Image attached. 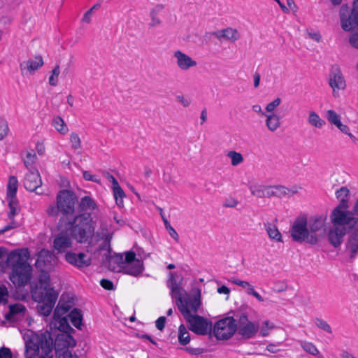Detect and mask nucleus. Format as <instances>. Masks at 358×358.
I'll use <instances>...</instances> for the list:
<instances>
[{
	"label": "nucleus",
	"mask_w": 358,
	"mask_h": 358,
	"mask_svg": "<svg viewBox=\"0 0 358 358\" xmlns=\"http://www.w3.org/2000/svg\"><path fill=\"white\" fill-rule=\"evenodd\" d=\"M163 221L165 224L166 229L169 231V235L176 241H178L179 236L176 231L171 226L169 222L166 218L163 217Z\"/></svg>",
	"instance_id": "603ef678"
},
{
	"label": "nucleus",
	"mask_w": 358,
	"mask_h": 358,
	"mask_svg": "<svg viewBox=\"0 0 358 358\" xmlns=\"http://www.w3.org/2000/svg\"><path fill=\"white\" fill-rule=\"evenodd\" d=\"M177 101L180 103L184 107L187 108L191 104V99L185 98L182 95H179L176 97Z\"/></svg>",
	"instance_id": "69168bd1"
},
{
	"label": "nucleus",
	"mask_w": 358,
	"mask_h": 358,
	"mask_svg": "<svg viewBox=\"0 0 358 358\" xmlns=\"http://www.w3.org/2000/svg\"><path fill=\"white\" fill-rule=\"evenodd\" d=\"M9 131L8 124L6 120L0 118V141L3 140Z\"/></svg>",
	"instance_id": "3c124183"
},
{
	"label": "nucleus",
	"mask_w": 358,
	"mask_h": 358,
	"mask_svg": "<svg viewBox=\"0 0 358 358\" xmlns=\"http://www.w3.org/2000/svg\"><path fill=\"white\" fill-rule=\"evenodd\" d=\"M231 281L236 285H238L240 287H242L243 288H247L248 287L250 286V282H248V281H244V280H241L238 278H233L231 280Z\"/></svg>",
	"instance_id": "774afa93"
},
{
	"label": "nucleus",
	"mask_w": 358,
	"mask_h": 358,
	"mask_svg": "<svg viewBox=\"0 0 358 358\" xmlns=\"http://www.w3.org/2000/svg\"><path fill=\"white\" fill-rule=\"evenodd\" d=\"M42 185V180L39 172L36 169H30L24 179L25 189L30 192H36L41 194L42 192L37 191Z\"/></svg>",
	"instance_id": "2eb2a0df"
},
{
	"label": "nucleus",
	"mask_w": 358,
	"mask_h": 358,
	"mask_svg": "<svg viewBox=\"0 0 358 358\" xmlns=\"http://www.w3.org/2000/svg\"><path fill=\"white\" fill-rule=\"evenodd\" d=\"M8 206L10 208V212L8 214V218L13 220L14 216L17 214L16 207L17 205V198L13 199V198H8Z\"/></svg>",
	"instance_id": "09e8293b"
},
{
	"label": "nucleus",
	"mask_w": 358,
	"mask_h": 358,
	"mask_svg": "<svg viewBox=\"0 0 358 358\" xmlns=\"http://www.w3.org/2000/svg\"><path fill=\"white\" fill-rule=\"evenodd\" d=\"M350 43L355 48H358V29L353 32L350 38Z\"/></svg>",
	"instance_id": "680f3d73"
},
{
	"label": "nucleus",
	"mask_w": 358,
	"mask_h": 358,
	"mask_svg": "<svg viewBox=\"0 0 358 358\" xmlns=\"http://www.w3.org/2000/svg\"><path fill=\"white\" fill-rule=\"evenodd\" d=\"M308 122L317 128H321L324 124L325 122L322 119H321L319 115L314 111H311L309 114Z\"/></svg>",
	"instance_id": "37998d69"
},
{
	"label": "nucleus",
	"mask_w": 358,
	"mask_h": 358,
	"mask_svg": "<svg viewBox=\"0 0 358 358\" xmlns=\"http://www.w3.org/2000/svg\"><path fill=\"white\" fill-rule=\"evenodd\" d=\"M218 40L222 38L230 43H234L239 39L240 35L236 29L231 27H227L224 29L218 30L212 34Z\"/></svg>",
	"instance_id": "5701e85b"
},
{
	"label": "nucleus",
	"mask_w": 358,
	"mask_h": 358,
	"mask_svg": "<svg viewBox=\"0 0 358 358\" xmlns=\"http://www.w3.org/2000/svg\"><path fill=\"white\" fill-rule=\"evenodd\" d=\"M345 251L350 259H354L358 254V228L349 234L345 243Z\"/></svg>",
	"instance_id": "412c9836"
},
{
	"label": "nucleus",
	"mask_w": 358,
	"mask_h": 358,
	"mask_svg": "<svg viewBox=\"0 0 358 358\" xmlns=\"http://www.w3.org/2000/svg\"><path fill=\"white\" fill-rule=\"evenodd\" d=\"M273 328V325L268 321L266 320L263 322L261 334L262 336H266L268 335V330Z\"/></svg>",
	"instance_id": "6e6d98bb"
},
{
	"label": "nucleus",
	"mask_w": 358,
	"mask_h": 358,
	"mask_svg": "<svg viewBox=\"0 0 358 358\" xmlns=\"http://www.w3.org/2000/svg\"><path fill=\"white\" fill-rule=\"evenodd\" d=\"M327 118L331 124L337 126L341 121V116L333 110L327 111Z\"/></svg>",
	"instance_id": "a18cd8bd"
},
{
	"label": "nucleus",
	"mask_w": 358,
	"mask_h": 358,
	"mask_svg": "<svg viewBox=\"0 0 358 358\" xmlns=\"http://www.w3.org/2000/svg\"><path fill=\"white\" fill-rule=\"evenodd\" d=\"M110 239L111 236L109 234L106 236V238L103 241V243L99 246L100 250H107L108 255L110 254L111 252V248H110Z\"/></svg>",
	"instance_id": "5fc2aeb1"
},
{
	"label": "nucleus",
	"mask_w": 358,
	"mask_h": 358,
	"mask_svg": "<svg viewBox=\"0 0 358 358\" xmlns=\"http://www.w3.org/2000/svg\"><path fill=\"white\" fill-rule=\"evenodd\" d=\"M164 9V6L162 4L157 5L155 8H152L150 11V20L148 23V27L149 29H153L155 27L161 25L162 20L159 16V12Z\"/></svg>",
	"instance_id": "cd10ccee"
},
{
	"label": "nucleus",
	"mask_w": 358,
	"mask_h": 358,
	"mask_svg": "<svg viewBox=\"0 0 358 358\" xmlns=\"http://www.w3.org/2000/svg\"><path fill=\"white\" fill-rule=\"evenodd\" d=\"M58 227L60 232L54 240V248L58 252H63L72 246V238L64 226L58 224Z\"/></svg>",
	"instance_id": "dca6fc26"
},
{
	"label": "nucleus",
	"mask_w": 358,
	"mask_h": 358,
	"mask_svg": "<svg viewBox=\"0 0 358 358\" xmlns=\"http://www.w3.org/2000/svg\"><path fill=\"white\" fill-rule=\"evenodd\" d=\"M66 260L71 264L80 268L87 267L91 264V258L83 252H67Z\"/></svg>",
	"instance_id": "a211bd4d"
},
{
	"label": "nucleus",
	"mask_w": 358,
	"mask_h": 358,
	"mask_svg": "<svg viewBox=\"0 0 358 358\" xmlns=\"http://www.w3.org/2000/svg\"><path fill=\"white\" fill-rule=\"evenodd\" d=\"M315 323L317 327H318L319 329L329 334H332V329L330 325L325 320L320 318H316Z\"/></svg>",
	"instance_id": "de8ad7c7"
},
{
	"label": "nucleus",
	"mask_w": 358,
	"mask_h": 358,
	"mask_svg": "<svg viewBox=\"0 0 358 358\" xmlns=\"http://www.w3.org/2000/svg\"><path fill=\"white\" fill-rule=\"evenodd\" d=\"M72 324L78 329H81L83 325L82 310L78 308H73L69 315Z\"/></svg>",
	"instance_id": "7c9ffc66"
},
{
	"label": "nucleus",
	"mask_w": 358,
	"mask_h": 358,
	"mask_svg": "<svg viewBox=\"0 0 358 358\" xmlns=\"http://www.w3.org/2000/svg\"><path fill=\"white\" fill-rule=\"evenodd\" d=\"M55 322H59V327L58 329L60 331L70 334L71 332L73 331V329L69 325L68 320L66 317H62L59 318H57V320H55Z\"/></svg>",
	"instance_id": "79ce46f5"
},
{
	"label": "nucleus",
	"mask_w": 358,
	"mask_h": 358,
	"mask_svg": "<svg viewBox=\"0 0 358 358\" xmlns=\"http://www.w3.org/2000/svg\"><path fill=\"white\" fill-rule=\"evenodd\" d=\"M346 227H340L332 225L331 229L329 231L328 238L330 243L334 247H339L343 241V237L347 233Z\"/></svg>",
	"instance_id": "6ab92c4d"
},
{
	"label": "nucleus",
	"mask_w": 358,
	"mask_h": 358,
	"mask_svg": "<svg viewBox=\"0 0 358 358\" xmlns=\"http://www.w3.org/2000/svg\"><path fill=\"white\" fill-rule=\"evenodd\" d=\"M265 116L266 117V124L268 129L271 131L276 130L280 126L278 116L275 114L266 115Z\"/></svg>",
	"instance_id": "c9c22d12"
},
{
	"label": "nucleus",
	"mask_w": 358,
	"mask_h": 358,
	"mask_svg": "<svg viewBox=\"0 0 358 358\" xmlns=\"http://www.w3.org/2000/svg\"><path fill=\"white\" fill-rule=\"evenodd\" d=\"M41 349L42 355L38 358H53L52 338L49 332L33 335L26 343L25 358H34Z\"/></svg>",
	"instance_id": "20e7f679"
},
{
	"label": "nucleus",
	"mask_w": 358,
	"mask_h": 358,
	"mask_svg": "<svg viewBox=\"0 0 358 358\" xmlns=\"http://www.w3.org/2000/svg\"><path fill=\"white\" fill-rule=\"evenodd\" d=\"M190 341V335L184 324L178 328V342L182 345L188 344Z\"/></svg>",
	"instance_id": "58836bf2"
},
{
	"label": "nucleus",
	"mask_w": 358,
	"mask_h": 358,
	"mask_svg": "<svg viewBox=\"0 0 358 358\" xmlns=\"http://www.w3.org/2000/svg\"><path fill=\"white\" fill-rule=\"evenodd\" d=\"M173 57L176 59V64L178 68L182 71H187L197 65V62L195 60L180 50L175 51Z\"/></svg>",
	"instance_id": "aec40b11"
},
{
	"label": "nucleus",
	"mask_w": 358,
	"mask_h": 358,
	"mask_svg": "<svg viewBox=\"0 0 358 358\" xmlns=\"http://www.w3.org/2000/svg\"><path fill=\"white\" fill-rule=\"evenodd\" d=\"M39 285L36 286V287L31 290V292H41L43 294L44 292H48L50 290H55L52 287H50V276L49 273L45 271H41L38 278Z\"/></svg>",
	"instance_id": "393cba45"
},
{
	"label": "nucleus",
	"mask_w": 358,
	"mask_h": 358,
	"mask_svg": "<svg viewBox=\"0 0 358 358\" xmlns=\"http://www.w3.org/2000/svg\"><path fill=\"white\" fill-rule=\"evenodd\" d=\"M36 158V155L33 150L31 152H27L26 159L24 161L25 166L27 169H29V167L34 163Z\"/></svg>",
	"instance_id": "864d4df0"
},
{
	"label": "nucleus",
	"mask_w": 358,
	"mask_h": 358,
	"mask_svg": "<svg viewBox=\"0 0 358 358\" xmlns=\"http://www.w3.org/2000/svg\"><path fill=\"white\" fill-rule=\"evenodd\" d=\"M71 306L69 304L62 303L61 300H59L53 313V320H57V318L62 317L63 315L69 310Z\"/></svg>",
	"instance_id": "ea45409f"
},
{
	"label": "nucleus",
	"mask_w": 358,
	"mask_h": 358,
	"mask_svg": "<svg viewBox=\"0 0 358 358\" xmlns=\"http://www.w3.org/2000/svg\"><path fill=\"white\" fill-rule=\"evenodd\" d=\"M289 192V189L282 185H269L267 188V198L272 196L282 197Z\"/></svg>",
	"instance_id": "c756f323"
},
{
	"label": "nucleus",
	"mask_w": 358,
	"mask_h": 358,
	"mask_svg": "<svg viewBox=\"0 0 358 358\" xmlns=\"http://www.w3.org/2000/svg\"><path fill=\"white\" fill-rule=\"evenodd\" d=\"M227 156L231 159V163L234 166H238L244 160L243 155L240 152L234 150L228 152Z\"/></svg>",
	"instance_id": "c03bdc74"
},
{
	"label": "nucleus",
	"mask_w": 358,
	"mask_h": 358,
	"mask_svg": "<svg viewBox=\"0 0 358 358\" xmlns=\"http://www.w3.org/2000/svg\"><path fill=\"white\" fill-rule=\"evenodd\" d=\"M113 190L117 205L119 207H122L124 206L123 198L125 196L123 189L118 185L117 186L113 187Z\"/></svg>",
	"instance_id": "a19ab883"
},
{
	"label": "nucleus",
	"mask_w": 358,
	"mask_h": 358,
	"mask_svg": "<svg viewBox=\"0 0 358 358\" xmlns=\"http://www.w3.org/2000/svg\"><path fill=\"white\" fill-rule=\"evenodd\" d=\"M182 315L188 322V328L198 335H207L211 331L212 323L198 315H193L187 310H182Z\"/></svg>",
	"instance_id": "6e6552de"
},
{
	"label": "nucleus",
	"mask_w": 358,
	"mask_h": 358,
	"mask_svg": "<svg viewBox=\"0 0 358 358\" xmlns=\"http://www.w3.org/2000/svg\"><path fill=\"white\" fill-rule=\"evenodd\" d=\"M0 358H12L11 350L5 347L0 348Z\"/></svg>",
	"instance_id": "052dcab7"
},
{
	"label": "nucleus",
	"mask_w": 358,
	"mask_h": 358,
	"mask_svg": "<svg viewBox=\"0 0 358 358\" xmlns=\"http://www.w3.org/2000/svg\"><path fill=\"white\" fill-rule=\"evenodd\" d=\"M96 208L95 201L88 196L83 197L79 203V208L81 211L94 210Z\"/></svg>",
	"instance_id": "f704fd0d"
},
{
	"label": "nucleus",
	"mask_w": 358,
	"mask_h": 358,
	"mask_svg": "<svg viewBox=\"0 0 358 358\" xmlns=\"http://www.w3.org/2000/svg\"><path fill=\"white\" fill-rule=\"evenodd\" d=\"M17 189V180L15 176H10L8 184L7 196L15 199Z\"/></svg>",
	"instance_id": "e433bc0d"
},
{
	"label": "nucleus",
	"mask_w": 358,
	"mask_h": 358,
	"mask_svg": "<svg viewBox=\"0 0 358 358\" xmlns=\"http://www.w3.org/2000/svg\"><path fill=\"white\" fill-rule=\"evenodd\" d=\"M301 348L307 353L315 356L317 358H323L322 355L320 352L317 347L311 342L300 341Z\"/></svg>",
	"instance_id": "473e14b6"
},
{
	"label": "nucleus",
	"mask_w": 358,
	"mask_h": 358,
	"mask_svg": "<svg viewBox=\"0 0 358 358\" xmlns=\"http://www.w3.org/2000/svg\"><path fill=\"white\" fill-rule=\"evenodd\" d=\"M8 295L7 287L4 285H0V303H6L7 299L6 298Z\"/></svg>",
	"instance_id": "4d7b16f0"
},
{
	"label": "nucleus",
	"mask_w": 358,
	"mask_h": 358,
	"mask_svg": "<svg viewBox=\"0 0 358 358\" xmlns=\"http://www.w3.org/2000/svg\"><path fill=\"white\" fill-rule=\"evenodd\" d=\"M294 298L296 303L300 306H307L309 303V298L301 292H296Z\"/></svg>",
	"instance_id": "8fccbe9b"
},
{
	"label": "nucleus",
	"mask_w": 358,
	"mask_h": 358,
	"mask_svg": "<svg viewBox=\"0 0 358 358\" xmlns=\"http://www.w3.org/2000/svg\"><path fill=\"white\" fill-rule=\"evenodd\" d=\"M292 240L299 243H306L310 245L317 243V238L310 234L308 224V216L301 213L292 224Z\"/></svg>",
	"instance_id": "39448f33"
},
{
	"label": "nucleus",
	"mask_w": 358,
	"mask_h": 358,
	"mask_svg": "<svg viewBox=\"0 0 358 358\" xmlns=\"http://www.w3.org/2000/svg\"><path fill=\"white\" fill-rule=\"evenodd\" d=\"M267 188L268 186L259 185H253L250 186V190L252 195L261 199L267 197Z\"/></svg>",
	"instance_id": "72a5a7b5"
},
{
	"label": "nucleus",
	"mask_w": 358,
	"mask_h": 358,
	"mask_svg": "<svg viewBox=\"0 0 358 358\" xmlns=\"http://www.w3.org/2000/svg\"><path fill=\"white\" fill-rule=\"evenodd\" d=\"M156 327L160 330V331H162L165 327V323H166V317L164 316H162V317H159L157 320H156Z\"/></svg>",
	"instance_id": "338daca9"
},
{
	"label": "nucleus",
	"mask_w": 358,
	"mask_h": 358,
	"mask_svg": "<svg viewBox=\"0 0 358 358\" xmlns=\"http://www.w3.org/2000/svg\"><path fill=\"white\" fill-rule=\"evenodd\" d=\"M185 350L191 355H201L204 352V350L203 348H191V347H186L185 348Z\"/></svg>",
	"instance_id": "e2e57ef3"
},
{
	"label": "nucleus",
	"mask_w": 358,
	"mask_h": 358,
	"mask_svg": "<svg viewBox=\"0 0 358 358\" xmlns=\"http://www.w3.org/2000/svg\"><path fill=\"white\" fill-rule=\"evenodd\" d=\"M350 207L336 206L330 214V221L332 225L346 227L352 229L358 225V217L349 211Z\"/></svg>",
	"instance_id": "423d86ee"
},
{
	"label": "nucleus",
	"mask_w": 358,
	"mask_h": 358,
	"mask_svg": "<svg viewBox=\"0 0 358 358\" xmlns=\"http://www.w3.org/2000/svg\"><path fill=\"white\" fill-rule=\"evenodd\" d=\"M167 285L171 291L172 297L179 296V294H187L186 292L180 287V282H178L176 280V274L170 273Z\"/></svg>",
	"instance_id": "bb28decb"
},
{
	"label": "nucleus",
	"mask_w": 358,
	"mask_h": 358,
	"mask_svg": "<svg viewBox=\"0 0 358 358\" xmlns=\"http://www.w3.org/2000/svg\"><path fill=\"white\" fill-rule=\"evenodd\" d=\"M184 294H179L176 299V305L182 314V310H187L191 313H196L201 306V292L198 289L197 294L194 297H183Z\"/></svg>",
	"instance_id": "ddd939ff"
},
{
	"label": "nucleus",
	"mask_w": 358,
	"mask_h": 358,
	"mask_svg": "<svg viewBox=\"0 0 358 358\" xmlns=\"http://www.w3.org/2000/svg\"><path fill=\"white\" fill-rule=\"evenodd\" d=\"M43 64V57L41 55H37L35 57L34 60L29 59L27 62L20 63V68L22 73L27 69L31 74H33L38 68L41 67Z\"/></svg>",
	"instance_id": "b1692460"
},
{
	"label": "nucleus",
	"mask_w": 358,
	"mask_h": 358,
	"mask_svg": "<svg viewBox=\"0 0 358 358\" xmlns=\"http://www.w3.org/2000/svg\"><path fill=\"white\" fill-rule=\"evenodd\" d=\"M29 252L27 248L11 251L4 261L0 259V273L6 268L12 269L10 280L17 287L26 285L31 279L32 268L28 263Z\"/></svg>",
	"instance_id": "f257e3e1"
},
{
	"label": "nucleus",
	"mask_w": 358,
	"mask_h": 358,
	"mask_svg": "<svg viewBox=\"0 0 358 358\" xmlns=\"http://www.w3.org/2000/svg\"><path fill=\"white\" fill-rule=\"evenodd\" d=\"M236 329V320L232 317H227L215 323L213 334L219 340H227L234 334Z\"/></svg>",
	"instance_id": "9d476101"
},
{
	"label": "nucleus",
	"mask_w": 358,
	"mask_h": 358,
	"mask_svg": "<svg viewBox=\"0 0 358 358\" xmlns=\"http://www.w3.org/2000/svg\"><path fill=\"white\" fill-rule=\"evenodd\" d=\"M280 98H276L275 100H273L272 102L269 103L266 107V110L268 111V112H272L275 110V108L279 106V104L280 103Z\"/></svg>",
	"instance_id": "bf43d9fd"
},
{
	"label": "nucleus",
	"mask_w": 358,
	"mask_h": 358,
	"mask_svg": "<svg viewBox=\"0 0 358 358\" xmlns=\"http://www.w3.org/2000/svg\"><path fill=\"white\" fill-rule=\"evenodd\" d=\"M83 178L86 180L93 181L97 183H100V180L96 178V176L94 175H92L89 171H83Z\"/></svg>",
	"instance_id": "0e129e2a"
},
{
	"label": "nucleus",
	"mask_w": 358,
	"mask_h": 358,
	"mask_svg": "<svg viewBox=\"0 0 358 358\" xmlns=\"http://www.w3.org/2000/svg\"><path fill=\"white\" fill-rule=\"evenodd\" d=\"M57 206L51 205L46 209L49 217H55L61 213L62 216L59 220V226H64L66 221L77 215L75 213V206L78 203L76 194L68 189H63L57 195Z\"/></svg>",
	"instance_id": "f03ea898"
},
{
	"label": "nucleus",
	"mask_w": 358,
	"mask_h": 358,
	"mask_svg": "<svg viewBox=\"0 0 358 358\" xmlns=\"http://www.w3.org/2000/svg\"><path fill=\"white\" fill-rule=\"evenodd\" d=\"M103 265L113 272L124 271L125 265L123 262V255L115 253L114 255H107L103 259Z\"/></svg>",
	"instance_id": "f3484780"
},
{
	"label": "nucleus",
	"mask_w": 358,
	"mask_h": 358,
	"mask_svg": "<svg viewBox=\"0 0 358 358\" xmlns=\"http://www.w3.org/2000/svg\"><path fill=\"white\" fill-rule=\"evenodd\" d=\"M329 83L333 89L334 94H335L336 90H344L345 88V81L338 67L333 69L331 71Z\"/></svg>",
	"instance_id": "4be33fe9"
},
{
	"label": "nucleus",
	"mask_w": 358,
	"mask_h": 358,
	"mask_svg": "<svg viewBox=\"0 0 358 358\" xmlns=\"http://www.w3.org/2000/svg\"><path fill=\"white\" fill-rule=\"evenodd\" d=\"M259 329L258 324L250 322L248 316L242 314L237 324L238 334L244 339H250L255 336Z\"/></svg>",
	"instance_id": "f8f14e48"
},
{
	"label": "nucleus",
	"mask_w": 358,
	"mask_h": 358,
	"mask_svg": "<svg viewBox=\"0 0 358 358\" xmlns=\"http://www.w3.org/2000/svg\"><path fill=\"white\" fill-rule=\"evenodd\" d=\"M69 141L71 143V146L73 150H78L81 147V140L78 134L75 132L71 133Z\"/></svg>",
	"instance_id": "49530a36"
},
{
	"label": "nucleus",
	"mask_w": 358,
	"mask_h": 358,
	"mask_svg": "<svg viewBox=\"0 0 358 358\" xmlns=\"http://www.w3.org/2000/svg\"><path fill=\"white\" fill-rule=\"evenodd\" d=\"M341 27L344 31H349L358 25V1L353 2L351 10L347 4L341 6L340 12Z\"/></svg>",
	"instance_id": "1a4fd4ad"
},
{
	"label": "nucleus",
	"mask_w": 358,
	"mask_h": 358,
	"mask_svg": "<svg viewBox=\"0 0 358 358\" xmlns=\"http://www.w3.org/2000/svg\"><path fill=\"white\" fill-rule=\"evenodd\" d=\"M335 196L339 201L336 206L350 207L351 193L348 187L343 186L337 189L335 192Z\"/></svg>",
	"instance_id": "a878e982"
},
{
	"label": "nucleus",
	"mask_w": 358,
	"mask_h": 358,
	"mask_svg": "<svg viewBox=\"0 0 358 358\" xmlns=\"http://www.w3.org/2000/svg\"><path fill=\"white\" fill-rule=\"evenodd\" d=\"M327 220V213L315 215L310 217L308 220L309 232L317 238V243L320 239L319 232L326 231V223Z\"/></svg>",
	"instance_id": "4468645a"
},
{
	"label": "nucleus",
	"mask_w": 358,
	"mask_h": 358,
	"mask_svg": "<svg viewBox=\"0 0 358 358\" xmlns=\"http://www.w3.org/2000/svg\"><path fill=\"white\" fill-rule=\"evenodd\" d=\"M58 292L55 290H50L48 292H31L34 301L38 302L37 310L40 315L48 316L55 306L58 298Z\"/></svg>",
	"instance_id": "0eeeda50"
},
{
	"label": "nucleus",
	"mask_w": 358,
	"mask_h": 358,
	"mask_svg": "<svg viewBox=\"0 0 358 358\" xmlns=\"http://www.w3.org/2000/svg\"><path fill=\"white\" fill-rule=\"evenodd\" d=\"M264 227L271 240L275 242H282V234L275 225L268 222L264 224Z\"/></svg>",
	"instance_id": "c85d7f7f"
},
{
	"label": "nucleus",
	"mask_w": 358,
	"mask_h": 358,
	"mask_svg": "<svg viewBox=\"0 0 358 358\" xmlns=\"http://www.w3.org/2000/svg\"><path fill=\"white\" fill-rule=\"evenodd\" d=\"M100 284L103 288L106 290H114L115 287L111 280L108 279H102L100 281Z\"/></svg>",
	"instance_id": "13d9d810"
},
{
	"label": "nucleus",
	"mask_w": 358,
	"mask_h": 358,
	"mask_svg": "<svg viewBox=\"0 0 358 358\" xmlns=\"http://www.w3.org/2000/svg\"><path fill=\"white\" fill-rule=\"evenodd\" d=\"M64 227L78 243H87L94 236V227L90 213H80L65 222Z\"/></svg>",
	"instance_id": "7ed1b4c3"
},
{
	"label": "nucleus",
	"mask_w": 358,
	"mask_h": 358,
	"mask_svg": "<svg viewBox=\"0 0 358 358\" xmlns=\"http://www.w3.org/2000/svg\"><path fill=\"white\" fill-rule=\"evenodd\" d=\"M52 126L61 134H66L69 131V129L65 122L60 116H57L55 118H53Z\"/></svg>",
	"instance_id": "4c0bfd02"
},
{
	"label": "nucleus",
	"mask_w": 358,
	"mask_h": 358,
	"mask_svg": "<svg viewBox=\"0 0 358 358\" xmlns=\"http://www.w3.org/2000/svg\"><path fill=\"white\" fill-rule=\"evenodd\" d=\"M26 311V308L21 303H15L9 306V313L6 315V318L10 320L11 317L15 315L24 316Z\"/></svg>",
	"instance_id": "2f4dec72"
},
{
	"label": "nucleus",
	"mask_w": 358,
	"mask_h": 358,
	"mask_svg": "<svg viewBox=\"0 0 358 358\" xmlns=\"http://www.w3.org/2000/svg\"><path fill=\"white\" fill-rule=\"evenodd\" d=\"M123 262L125 265L124 273L137 277L144 270L143 262L136 258V253L134 252H127L125 257H123Z\"/></svg>",
	"instance_id": "9b49d317"
}]
</instances>
